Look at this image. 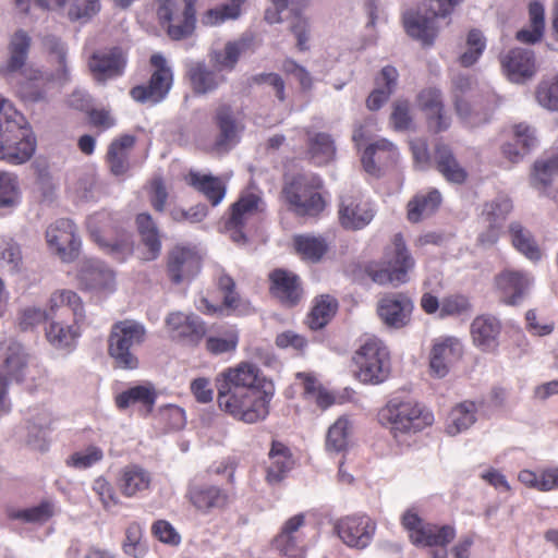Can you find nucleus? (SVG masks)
Masks as SVG:
<instances>
[{
    "instance_id": "f257e3e1",
    "label": "nucleus",
    "mask_w": 558,
    "mask_h": 558,
    "mask_svg": "<svg viewBox=\"0 0 558 558\" xmlns=\"http://www.w3.org/2000/svg\"><path fill=\"white\" fill-rule=\"evenodd\" d=\"M280 198L288 210L300 218H318L328 205L324 180L313 172L284 177Z\"/></svg>"
},
{
    "instance_id": "f03ea898",
    "label": "nucleus",
    "mask_w": 558,
    "mask_h": 558,
    "mask_svg": "<svg viewBox=\"0 0 558 558\" xmlns=\"http://www.w3.org/2000/svg\"><path fill=\"white\" fill-rule=\"evenodd\" d=\"M8 100L0 96V160L12 165L28 161L36 150V137L17 111L4 112Z\"/></svg>"
},
{
    "instance_id": "7ed1b4c3",
    "label": "nucleus",
    "mask_w": 558,
    "mask_h": 558,
    "mask_svg": "<svg viewBox=\"0 0 558 558\" xmlns=\"http://www.w3.org/2000/svg\"><path fill=\"white\" fill-rule=\"evenodd\" d=\"M379 418L390 427L395 437L420 433L434 423V414L426 405L402 397L390 399L379 411Z\"/></svg>"
},
{
    "instance_id": "20e7f679",
    "label": "nucleus",
    "mask_w": 558,
    "mask_h": 558,
    "mask_svg": "<svg viewBox=\"0 0 558 558\" xmlns=\"http://www.w3.org/2000/svg\"><path fill=\"white\" fill-rule=\"evenodd\" d=\"M275 390L266 389L217 393V403L221 411L235 421L256 424L267 418Z\"/></svg>"
},
{
    "instance_id": "39448f33",
    "label": "nucleus",
    "mask_w": 558,
    "mask_h": 558,
    "mask_svg": "<svg viewBox=\"0 0 558 558\" xmlns=\"http://www.w3.org/2000/svg\"><path fill=\"white\" fill-rule=\"evenodd\" d=\"M92 240L117 262H124L133 253L131 235L118 218L106 210L95 213L86 221Z\"/></svg>"
},
{
    "instance_id": "423d86ee",
    "label": "nucleus",
    "mask_w": 558,
    "mask_h": 558,
    "mask_svg": "<svg viewBox=\"0 0 558 558\" xmlns=\"http://www.w3.org/2000/svg\"><path fill=\"white\" fill-rule=\"evenodd\" d=\"M146 338L145 327L133 319L116 322L108 337V354L114 366L122 369H136L140 361L135 348Z\"/></svg>"
},
{
    "instance_id": "0eeeda50",
    "label": "nucleus",
    "mask_w": 558,
    "mask_h": 558,
    "mask_svg": "<svg viewBox=\"0 0 558 558\" xmlns=\"http://www.w3.org/2000/svg\"><path fill=\"white\" fill-rule=\"evenodd\" d=\"M198 0H155L156 17L167 36L175 41L191 37L196 29Z\"/></svg>"
},
{
    "instance_id": "6e6552de",
    "label": "nucleus",
    "mask_w": 558,
    "mask_h": 558,
    "mask_svg": "<svg viewBox=\"0 0 558 558\" xmlns=\"http://www.w3.org/2000/svg\"><path fill=\"white\" fill-rule=\"evenodd\" d=\"M462 2L463 0H430L429 16L415 10L405 11L402 14L405 33L424 47L433 46L439 33L436 19L450 16Z\"/></svg>"
},
{
    "instance_id": "1a4fd4ad",
    "label": "nucleus",
    "mask_w": 558,
    "mask_h": 558,
    "mask_svg": "<svg viewBox=\"0 0 558 558\" xmlns=\"http://www.w3.org/2000/svg\"><path fill=\"white\" fill-rule=\"evenodd\" d=\"M387 267L378 263H369L365 267L366 275L378 284L399 286L409 281V272L415 267V260L409 252L404 238L396 233L392 238V250L386 253Z\"/></svg>"
},
{
    "instance_id": "9d476101",
    "label": "nucleus",
    "mask_w": 558,
    "mask_h": 558,
    "mask_svg": "<svg viewBox=\"0 0 558 558\" xmlns=\"http://www.w3.org/2000/svg\"><path fill=\"white\" fill-rule=\"evenodd\" d=\"M353 361L356 376L364 384H381L390 374V353L383 340L375 336L366 337L355 351Z\"/></svg>"
},
{
    "instance_id": "9b49d317",
    "label": "nucleus",
    "mask_w": 558,
    "mask_h": 558,
    "mask_svg": "<svg viewBox=\"0 0 558 558\" xmlns=\"http://www.w3.org/2000/svg\"><path fill=\"white\" fill-rule=\"evenodd\" d=\"M401 524L409 533V538L415 546L446 548L456 537L453 525H437L424 522L414 508L408 509L401 517ZM435 558H447V551L435 555Z\"/></svg>"
},
{
    "instance_id": "f8f14e48",
    "label": "nucleus",
    "mask_w": 558,
    "mask_h": 558,
    "mask_svg": "<svg viewBox=\"0 0 558 558\" xmlns=\"http://www.w3.org/2000/svg\"><path fill=\"white\" fill-rule=\"evenodd\" d=\"M151 73L147 84L130 89L131 98L140 104L157 105L163 101L173 86V71L163 54L156 52L149 58Z\"/></svg>"
},
{
    "instance_id": "ddd939ff",
    "label": "nucleus",
    "mask_w": 558,
    "mask_h": 558,
    "mask_svg": "<svg viewBox=\"0 0 558 558\" xmlns=\"http://www.w3.org/2000/svg\"><path fill=\"white\" fill-rule=\"evenodd\" d=\"M217 393L221 390L228 392L266 389L275 390L274 384L254 363L241 362L234 367H228L221 372L217 379Z\"/></svg>"
},
{
    "instance_id": "4468645a",
    "label": "nucleus",
    "mask_w": 558,
    "mask_h": 558,
    "mask_svg": "<svg viewBox=\"0 0 558 558\" xmlns=\"http://www.w3.org/2000/svg\"><path fill=\"white\" fill-rule=\"evenodd\" d=\"M263 201L254 193L241 194L236 202L229 208V216L225 221V230L230 239L236 244H245L247 235L245 232L248 221L263 211Z\"/></svg>"
},
{
    "instance_id": "2eb2a0df",
    "label": "nucleus",
    "mask_w": 558,
    "mask_h": 558,
    "mask_svg": "<svg viewBox=\"0 0 558 558\" xmlns=\"http://www.w3.org/2000/svg\"><path fill=\"white\" fill-rule=\"evenodd\" d=\"M128 65V53L114 46L95 50L87 60L88 70L99 84L122 76Z\"/></svg>"
},
{
    "instance_id": "dca6fc26",
    "label": "nucleus",
    "mask_w": 558,
    "mask_h": 558,
    "mask_svg": "<svg viewBox=\"0 0 558 558\" xmlns=\"http://www.w3.org/2000/svg\"><path fill=\"white\" fill-rule=\"evenodd\" d=\"M186 500L195 511L202 514L225 511L234 500V494L211 484H190L185 494Z\"/></svg>"
},
{
    "instance_id": "f3484780",
    "label": "nucleus",
    "mask_w": 558,
    "mask_h": 558,
    "mask_svg": "<svg viewBox=\"0 0 558 558\" xmlns=\"http://www.w3.org/2000/svg\"><path fill=\"white\" fill-rule=\"evenodd\" d=\"M414 303L407 292H389L384 294L377 303V315L385 326L392 329H402L410 325Z\"/></svg>"
},
{
    "instance_id": "a211bd4d",
    "label": "nucleus",
    "mask_w": 558,
    "mask_h": 558,
    "mask_svg": "<svg viewBox=\"0 0 558 558\" xmlns=\"http://www.w3.org/2000/svg\"><path fill=\"white\" fill-rule=\"evenodd\" d=\"M165 327L171 340L190 347H197L207 332L205 322L192 313H170L166 317Z\"/></svg>"
},
{
    "instance_id": "6ab92c4d",
    "label": "nucleus",
    "mask_w": 558,
    "mask_h": 558,
    "mask_svg": "<svg viewBox=\"0 0 558 558\" xmlns=\"http://www.w3.org/2000/svg\"><path fill=\"white\" fill-rule=\"evenodd\" d=\"M335 530L345 545L365 548L374 537L376 523L367 514H353L339 519Z\"/></svg>"
},
{
    "instance_id": "aec40b11",
    "label": "nucleus",
    "mask_w": 558,
    "mask_h": 558,
    "mask_svg": "<svg viewBox=\"0 0 558 558\" xmlns=\"http://www.w3.org/2000/svg\"><path fill=\"white\" fill-rule=\"evenodd\" d=\"M46 240L49 248L63 262L77 257L81 243L72 220L59 219L51 223L46 231Z\"/></svg>"
},
{
    "instance_id": "412c9836",
    "label": "nucleus",
    "mask_w": 558,
    "mask_h": 558,
    "mask_svg": "<svg viewBox=\"0 0 558 558\" xmlns=\"http://www.w3.org/2000/svg\"><path fill=\"white\" fill-rule=\"evenodd\" d=\"M269 293L284 307L299 305L304 296L301 278L287 269L276 268L268 276Z\"/></svg>"
},
{
    "instance_id": "4be33fe9",
    "label": "nucleus",
    "mask_w": 558,
    "mask_h": 558,
    "mask_svg": "<svg viewBox=\"0 0 558 558\" xmlns=\"http://www.w3.org/2000/svg\"><path fill=\"white\" fill-rule=\"evenodd\" d=\"M202 267L198 253L187 246L177 245L167 257V272L171 282L179 284L193 279Z\"/></svg>"
},
{
    "instance_id": "5701e85b",
    "label": "nucleus",
    "mask_w": 558,
    "mask_h": 558,
    "mask_svg": "<svg viewBox=\"0 0 558 558\" xmlns=\"http://www.w3.org/2000/svg\"><path fill=\"white\" fill-rule=\"evenodd\" d=\"M398 160L399 151L397 147L385 138L369 144L364 149L361 158L364 170L376 178L395 168Z\"/></svg>"
},
{
    "instance_id": "b1692460",
    "label": "nucleus",
    "mask_w": 558,
    "mask_h": 558,
    "mask_svg": "<svg viewBox=\"0 0 558 558\" xmlns=\"http://www.w3.org/2000/svg\"><path fill=\"white\" fill-rule=\"evenodd\" d=\"M305 525V517L302 513L288 519L280 533L274 538V547L289 558H305L306 549L302 527Z\"/></svg>"
},
{
    "instance_id": "393cba45",
    "label": "nucleus",
    "mask_w": 558,
    "mask_h": 558,
    "mask_svg": "<svg viewBox=\"0 0 558 558\" xmlns=\"http://www.w3.org/2000/svg\"><path fill=\"white\" fill-rule=\"evenodd\" d=\"M339 222L348 230H361L375 217L374 205L362 196L345 195L339 204Z\"/></svg>"
},
{
    "instance_id": "a878e982",
    "label": "nucleus",
    "mask_w": 558,
    "mask_h": 558,
    "mask_svg": "<svg viewBox=\"0 0 558 558\" xmlns=\"http://www.w3.org/2000/svg\"><path fill=\"white\" fill-rule=\"evenodd\" d=\"M494 282L500 301L507 305H517L526 295L533 279L527 272L505 269L495 277Z\"/></svg>"
},
{
    "instance_id": "bb28decb",
    "label": "nucleus",
    "mask_w": 558,
    "mask_h": 558,
    "mask_svg": "<svg viewBox=\"0 0 558 558\" xmlns=\"http://www.w3.org/2000/svg\"><path fill=\"white\" fill-rule=\"evenodd\" d=\"M499 106V99L496 95L489 94L469 101L456 97L454 107L458 116L470 128H476L487 123Z\"/></svg>"
},
{
    "instance_id": "cd10ccee",
    "label": "nucleus",
    "mask_w": 558,
    "mask_h": 558,
    "mask_svg": "<svg viewBox=\"0 0 558 558\" xmlns=\"http://www.w3.org/2000/svg\"><path fill=\"white\" fill-rule=\"evenodd\" d=\"M116 484L122 496L137 498L150 492L153 475L144 466L130 463L120 470Z\"/></svg>"
},
{
    "instance_id": "c85d7f7f",
    "label": "nucleus",
    "mask_w": 558,
    "mask_h": 558,
    "mask_svg": "<svg viewBox=\"0 0 558 558\" xmlns=\"http://www.w3.org/2000/svg\"><path fill=\"white\" fill-rule=\"evenodd\" d=\"M501 322L489 314L476 316L471 323L470 333L476 348L483 352L494 353L499 347Z\"/></svg>"
},
{
    "instance_id": "c756f323",
    "label": "nucleus",
    "mask_w": 558,
    "mask_h": 558,
    "mask_svg": "<svg viewBox=\"0 0 558 558\" xmlns=\"http://www.w3.org/2000/svg\"><path fill=\"white\" fill-rule=\"evenodd\" d=\"M463 345L456 338H446L434 343L429 354L430 373L439 378L445 377L450 367L462 359Z\"/></svg>"
},
{
    "instance_id": "7c9ffc66",
    "label": "nucleus",
    "mask_w": 558,
    "mask_h": 558,
    "mask_svg": "<svg viewBox=\"0 0 558 558\" xmlns=\"http://www.w3.org/2000/svg\"><path fill=\"white\" fill-rule=\"evenodd\" d=\"M80 284L86 290L112 291L116 275L102 262L97 259L84 260L77 274Z\"/></svg>"
},
{
    "instance_id": "2f4dec72",
    "label": "nucleus",
    "mask_w": 558,
    "mask_h": 558,
    "mask_svg": "<svg viewBox=\"0 0 558 558\" xmlns=\"http://www.w3.org/2000/svg\"><path fill=\"white\" fill-rule=\"evenodd\" d=\"M500 63L508 78L514 83H522L536 72L534 53L527 49L509 50L500 58Z\"/></svg>"
},
{
    "instance_id": "473e14b6",
    "label": "nucleus",
    "mask_w": 558,
    "mask_h": 558,
    "mask_svg": "<svg viewBox=\"0 0 558 558\" xmlns=\"http://www.w3.org/2000/svg\"><path fill=\"white\" fill-rule=\"evenodd\" d=\"M156 400L157 391L149 383L130 387L114 398L118 409L125 410L130 407H138V412L143 416H148L153 412Z\"/></svg>"
},
{
    "instance_id": "72a5a7b5",
    "label": "nucleus",
    "mask_w": 558,
    "mask_h": 558,
    "mask_svg": "<svg viewBox=\"0 0 558 558\" xmlns=\"http://www.w3.org/2000/svg\"><path fill=\"white\" fill-rule=\"evenodd\" d=\"M433 161L446 181L453 184H463L466 181L468 171L460 165L448 145L439 143L435 146Z\"/></svg>"
},
{
    "instance_id": "f704fd0d",
    "label": "nucleus",
    "mask_w": 558,
    "mask_h": 558,
    "mask_svg": "<svg viewBox=\"0 0 558 558\" xmlns=\"http://www.w3.org/2000/svg\"><path fill=\"white\" fill-rule=\"evenodd\" d=\"M268 459L266 481L271 485L280 483L294 466V459L290 448L277 440L271 442Z\"/></svg>"
},
{
    "instance_id": "c9c22d12",
    "label": "nucleus",
    "mask_w": 558,
    "mask_h": 558,
    "mask_svg": "<svg viewBox=\"0 0 558 558\" xmlns=\"http://www.w3.org/2000/svg\"><path fill=\"white\" fill-rule=\"evenodd\" d=\"M185 76L193 93L197 96L216 90L225 82L223 75L208 69L204 62L190 63Z\"/></svg>"
},
{
    "instance_id": "e433bc0d",
    "label": "nucleus",
    "mask_w": 558,
    "mask_h": 558,
    "mask_svg": "<svg viewBox=\"0 0 558 558\" xmlns=\"http://www.w3.org/2000/svg\"><path fill=\"white\" fill-rule=\"evenodd\" d=\"M306 156L315 166H325L336 157V145L332 136L325 132L305 129Z\"/></svg>"
},
{
    "instance_id": "4c0bfd02",
    "label": "nucleus",
    "mask_w": 558,
    "mask_h": 558,
    "mask_svg": "<svg viewBox=\"0 0 558 558\" xmlns=\"http://www.w3.org/2000/svg\"><path fill=\"white\" fill-rule=\"evenodd\" d=\"M338 310L339 302L333 295H316L311 302V308L305 317V324L311 330L318 331L332 320Z\"/></svg>"
},
{
    "instance_id": "58836bf2",
    "label": "nucleus",
    "mask_w": 558,
    "mask_h": 558,
    "mask_svg": "<svg viewBox=\"0 0 558 558\" xmlns=\"http://www.w3.org/2000/svg\"><path fill=\"white\" fill-rule=\"evenodd\" d=\"M185 181L195 191L201 193L213 207L218 206L226 196L227 184L219 177L190 171Z\"/></svg>"
},
{
    "instance_id": "ea45409f",
    "label": "nucleus",
    "mask_w": 558,
    "mask_h": 558,
    "mask_svg": "<svg viewBox=\"0 0 558 558\" xmlns=\"http://www.w3.org/2000/svg\"><path fill=\"white\" fill-rule=\"evenodd\" d=\"M217 287L223 294L222 306L213 305L206 298H201L196 303V308L206 315H214L222 311V307L234 312L241 302L239 293L235 291V282L231 276L221 271L217 277Z\"/></svg>"
},
{
    "instance_id": "a19ab883",
    "label": "nucleus",
    "mask_w": 558,
    "mask_h": 558,
    "mask_svg": "<svg viewBox=\"0 0 558 558\" xmlns=\"http://www.w3.org/2000/svg\"><path fill=\"white\" fill-rule=\"evenodd\" d=\"M135 143L134 135L123 134L109 144L106 160L111 173L116 177L124 175L130 170L129 155Z\"/></svg>"
},
{
    "instance_id": "79ce46f5",
    "label": "nucleus",
    "mask_w": 558,
    "mask_h": 558,
    "mask_svg": "<svg viewBox=\"0 0 558 558\" xmlns=\"http://www.w3.org/2000/svg\"><path fill=\"white\" fill-rule=\"evenodd\" d=\"M31 44L32 38L24 29H19L11 36L8 45L9 59L0 68L1 75L8 76L21 71L25 66Z\"/></svg>"
},
{
    "instance_id": "37998d69",
    "label": "nucleus",
    "mask_w": 558,
    "mask_h": 558,
    "mask_svg": "<svg viewBox=\"0 0 558 558\" xmlns=\"http://www.w3.org/2000/svg\"><path fill=\"white\" fill-rule=\"evenodd\" d=\"M31 44L32 38L24 29H19L11 36L8 45L9 59L0 68L1 75L8 76L21 71L25 66Z\"/></svg>"
},
{
    "instance_id": "c03bdc74",
    "label": "nucleus",
    "mask_w": 558,
    "mask_h": 558,
    "mask_svg": "<svg viewBox=\"0 0 558 558\" xmlns=\"http://www.w3.org/2000/svg\"><path fill=\"white\" fill-rule=\"evenodd\" d=\"M442 197L437 189L415 194L407 204V218L412 223H417L436 213Z\"/></svg>"
},
{
    "instance_id": "a18cd8bd",
    "label": "nucleus",
    "mask_w": 558,
    "mask_h": 558,
    "mask_svg": "<svg viewBox=\"0 0 558 558\" xmlns=\"http://www.w3.org/2000/svg\"><path fill=\"white\" fill-rule=\"evenodd\" d=\"M398 71L392 65H386L381 69L379 75L375 78L376 88L368 95L366 107L376 111L389 99L398 82Z\"/></svg>"
},
{
    "instance_id": "49530a36",
    "label": "nucleus",
    "mask_w": 558,
    "mask_h": 558,
    "mask_svg": "<svg viewBox=\"0 0 558 558\" xmlns=\"http://www.w3.org/2000/svg\"><path fill=\"white\" fill-rule=\"evenodd\" d=\"M513 141L520 145V150H512L515 146L512 143H505L501 153L510 162L517 163L536 146L537 138L535 130L525 123L513 125Z\"/></svg>"
},
{
    "instance_id": "de8ad7c7",
    "label": "nucleus",
    "mask_w": 558,
    "mask_h": 558,
    "mask_svg": "<svg viewBox=\"0 0 558 558\" xmlns=\"http://www.w3.org/2000/svg\"><path fill=\"white\" fill-rule=\"evenodd\" d=\"M558 174V147H551L538 158L531 174L532 185L538 190L549 186Z\"/></svg>"
},
{
    "instance_id": "09e8293b",
    "label": "nucleus",
    "mask_w": 558,
    "mask_h": 558,
    "mask_svg": "<svg viewBox=\"0 0 558 558\" xmlns=\"http://www.w3.org/2000/svg\"><path fill=\"white\" fill-rule=\"evenodd\" d=\"M293 247L302 260L318 263L329 250V244L322 235L298 234L293 238Z\"/></svg>"
},
{
    "instance_id": "8fccbe9b",
    "label": "nucleus",
    "mask_w": 558,
    "mask_h": 558,
    "mask_svg": "<svg viewBox=\"0 0 558 558\" xmlns=\"http://www.w3.org/2000/svg\"><path fill=\"white\" fill-rule=\"evenodd\" d=\"M530 27L520 29L515 38L524 44L539 41L545 29V10L541 2L533 1L529 5Z\"/></svg>"
},
{
    "instance_id": "3c124183",
    "label": "nucleus",
    "mask_w": 558,
    "mask_h": 558,
    "mask_svg": "<svg viewBox=\"0 0 558 558\" xmlns=\"http://www.w3.org/2000/svg\"><path fill=\"white\" fill-rule=\"evenodd\" d=\"M63 307L69 308L73 314V323L78 324L84 320V306L78 294L71 290H59L51 294L49 300V311L56 315Z\"/></svg>"
},
{
    "instance_id": "603ef678",
    "label": "nucleus",
    "mask_w": 558,
    "mask_h": 558,
    "mask_svg": "<svg viewBox=\"0 0 558 558\" xmlns=\"http://www.w3.org/2000/svg\"><path fill=\"white\" fill-rule=\"evenodd\" d=\"M215 123L219 129L216 146L225 147L235 138L238 133V121L231 106L227 104L218 106L215 113Z\"/></svg>"
},
{
    "instance_id": "864d4df0",
    "label": "nucleus",
    "mask_w": 558,
    "mask_h": 558,
    "mask_svg": "<svg viewBox=\"0 0 558 558\" xmlns=\"http://www.w3.org/2000/svg\"><path fill=\"white\" fill-rule=\"evenodd\" d=\"M509 235L514 248L525 257L531 260H538L541 258L542 253L533 235L520 222L510 223Z\"/></svg>"
},
{
    "instance_id": "5fc2aeb1",
    "label": "nucleus",
    "mask_w": 558,
    "mask_h": 558,
    "mask_svg": "<svg viewBox=\"0 0 558 558\" xmlns=\"http://www.w3.org/2000/svg\"><path fill=\"white\" fill-rule=\"evenodd\" d=\"M43 46L47 53L53 58L57 64L56 73L52 78L59 82L69 80V70L66 65V49L60 38L48 35L43 38Z\"/></svg>"
},
{
    "instance_id": "6e6d98bb",
    "label": "nucleus",
    "mask_w": 558,
    "mask_h": 558,
    "mask_svg": "<svg viewBox=\"0 0 558 558\" xmlns=\"http://www.w3.org/2000/svg\"><path fill=\"white\" fill-rule=\"evenodd\" d=\"M230 3L208 9L203 13L201 22L204 26H217L228 20H236L246 0H229Z\"/></svg>"
},
{
    "instance_id": "4d7b16f0",
    "label": "nucleus",
    "mask_w": 558,
    "mask_h": 558,
    "mask_svg": "<svg viewBox=\"0 0 558 558\" xmlns=\"http://www.w3.org/2000/svg\"><path fill=\"white\" fill-rule=\"evenodd\" d=\"M78 324L64 326L60 323H51L46 330L48 341L59 349L72 348L76 339L80 337Z\"/></svg>"
},
{
    "instance_id": "13d9d810",
    "label": "nucleus",
    "mask_w": 558,
    "mask_h": 558,
    "mask_svg": "<svg viewBox=\"0 0 558 558\" xmlns=\"http://www.w3.org/2000/svg\"><path fill=\"white\" fill-rule=\"evenodd\" d=\"M239 343L238 331L233 328H222L218 335H210L205 340V349L213 355L232 352Z\"/></svg>"
},
{
    "instance_id": "bf43d9fd",
    "label": "nucleus",
    "mask_w": 558,
    "mask_h": 558,
    "mask_svg": "<svg viewBox=\"0 0 558 558\" xmlns=\"http://www.w3.org/2000/svg\"><path fill=\"white\" fill-rule=\"evenodd\" d=\"M54 514V506L49 500H43L39 505L27 509H10L8 517L11 520H21L27 523H43Z\"/></svg>"
},
{
    "instance_id": "052dcab7",
    "label": "nucleus",
    "mask_w": 558,
    "mask_h": 558,
    "mask_svg": "<svg viewBox=\"0 0 558 558\" xmlns=\"http://www.w3.org/2000/svg\"><path fill=\"white\" fill-rule=\"evenodd\" d=\"M465 47V51L459 56L458 61L461 66L470 68L477 62L486 48V39L483 33L477 28L469 31Z\"/></svg>"
},
{
    "instance_id": "680f3d73",
    "label": "nucleus",
    "mask_w": 558,
    "mask_h": 558,
    "mask_svg": "<svg viewBox=\"0 0 558 558\" xmlns=\"http://www.w3.org/2000/svg\"><path fill=\"white\" fill-rule=\"evenodd\" d=\"M476 408L473 402H462L450 412L449 434L454 435L468 429L475 422Z\"/></svg>"
},
{
    "instance_id": "e2e57ef3",
    "label": "nucleus",
    "mask_w": 558,
    "mask_h": 558,
    "mask_svg": "<svg viewBox=\"0 0 558 558\" xmlns=\"http://www.w3.org/2000/svg\"><path fill=\"white\" fill-rule=\"evenodd\" d=\"M351 424L344 416L339 417L328 429L326 448L328 451L341 452L348 448Z\"/></svg>"
},
{
    "instance_id": "0e129e2a",
    "label": "nucleus",
    "mask_w": 558,
    "mask_h": 558,
    "mask_svg": "<svg viewBox=\"0 0 558 558\" xmlns=\"http://www.w3.org/2000/svg\"><path fill=\"white\" fill-rule=\"evenodd\" d=\"M535 98L543 108L558 111V74L542 78L536 86Z\"/></svg>"
},
{
    "instance_id": "69168bd1",
    "label": "nucleus",
    "mask_w": 558,
    "mask_h": 558,
    "mask_svg": "<svg viewBox=\"0 0 558 558\" xmlns=\"http://www.w3.org/2000/svg\"><path fill=\"white\" fill-rule=\"evenodd\" d=\"M92 490L106 511H113L122 506L116 487L105 476H98L93 481Z\"/></svg>"
},
{
    "instance_id": "338daca9",
    "label": "nucleus",
    "mask_w": 558,
    "mask_h": 558,
    "mask_svg": "<svg viewBox=\"0 0 558 558\" xmlns=\"http://www.w3.org/2000/svg\"><path fill=\"white\" fill-rule=\"evenodd\" d=\"M104 457L105 453L100 447L89 445L85 449L77 450L70 454L65 463L68 466L76 470H86L102 461Z\"/></svg>"
},
{
    "instance_id": "774afa93",
    "label": "nucleus",
    "mask_w": 558,
    "mask_h": 558,
    "mask_svg": "<svg viewBox=\"0 0 558 558\" xmlns=\"http://www.w3.org/2000/svg\"><path fill=\"white\" fill-rule=\"evenodd\" d=\"M512 210V203L508 198H498L484 205L481 219L483 223H493L502 227L504 221Z\"/></svg>"
}]
</instances>
